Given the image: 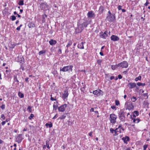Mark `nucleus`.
I'll return each instance as SVG.
<instances>
[{"label": "nucleus", "instance_id": "62", "mask_svg": "<svg viewBox=\"0 0 150 150\" xmlns=\"http://www.w3.org/2000/svg\"><path fill=\"white\" fill-rule=\"evenodd\" d=\"M121 10H122V12H125V11H126V10L125 9H122Z\"/></svg>", "mask_w": 150, "mask_h": 150}, {"label": "nucleus", "instance_id": "38", "mask_svg": "<svg viewBox=\"0 0 150 150\" xmlns=\"http://www.w3.org/2000/svg\"><path fill=\"white\" fill-rule=\"evenodd\" d=\"M137 99L136 97L134 96H133L132 98V101L133 102H134Z\"/></svg>", "mask_w": 150, "mask_h": 150}, {"label": "nucleus", "instance_id": "32", "mask_svg": "<svg viewBox=\"0 0 150 150\" xmlns=\"http://www.w3.org/2000/svg\"><path fill=\"white\" fill-rule=\"evenodd\" d=\"M72 42L71 40H69V42L68 44L66 46V47L67 48H68L71 45H72Z\"/></svg>", "mask_w": 150, "mask_h": 150}, {"label": "nucleus", "instance_id": "64", "mask_svg": "<svg viewBox=\"0 0 150 150\" xmlns=\"http://www.w3.org/2000/svg\"><path fill=\"white\" fill-rule=\"evenodd\" d=\"M57 117V114H56L53 117V119L56 118Z\"/></svg>", "mask_w": 150, "mask_h": 150}, {"label": "nucleus", "instance_id": "12", "mask_svg": "<svg viewBox=\"0 0 150 150\" xmlns=\"http://www.w3.org/2000/svg\"><path fill=\"white\" fill-rule=\"evenodd\" d=\"M87 15L88 17L91 18H94L95 16L94 13L92 11H89L87 14Z\"/></svg>", "mask_w": 150, "mask_h": 150}, {"label": "nucleus", "instance_id": "52", "mask_svg": "<svg viewBox=\"0 0 150 150\" xmlns=\"http://www.w3.org/2000/svg\"><path fill=\"white\" fill-rule=\"evenodd\" d=\"M117 129H116L115 130V131L114 132H115V134H114V136H116L117 135L116 130Z\"/></svg>", "mask_w": 150, "mask_h": 150}, {"label": "nucleus", "instance_id": "13", "mask_svg": "<svg viewBox=\"0 0 150 150\" xmlns=\"http://www.w3.org/2000/svg\"><path fill=\"white\" fill-rule=\"evenodd\" d=\"M110 38L112 40L114 41H118L119 40V38L118 36L114 35H112L110 37Z\"/></svg>", "mask_w": 150, "mask_h": 150}, {"label": "nucleus", "instance_id": "35", "mask_svg": "<svg viewBox=\"0 0 150 150\" xmlns=\"http://www.w3.org/2000/svg\"><path fill=\"white\" fill-rule=\"evenodd\" d=\"M137 84L138 86H144L145 85V83H141L140 82L137 83Z\"/></svg>", "mask_w": 150, "mask_h": 150}, {"label": "nucleus", "instance_id": "9", "mask_svg": "<svg viewBox=\"0 0 150 150\" xmlns=\"http://www.w3.org/2000/svg\"><path fill=\"white\" fill-rule=\"evenodd\" d=\"M22 134H19L16 137V141L18 143H21L23 140V138L22 137Z\"/></svg>", "mask_w": 150, "mask_h": 150}, {"label": "nucleus", "instance_id": "50", "mask_svg": "<svg viewBox=\"0 0 150 150\" xmlns=\"http://www.w3.org/2000/svg\"><path fill=\"white\" fill-rule=\"evenodd\" d=\"M101 62H102V61L100 60H98L97 61V62L98 64L100 65V64H101Z\"/></svg>", "mask_w": 150, "mask_h": 150}, {"label": "nucleus", "instance_id": "49", "mask_svg": "<svg viewBox=\"0 0 150 150\" xmlns=\"http://www.w3.org/2000/svg\"><path fill=\"white\" fill-rule=\"evenodd\" d=\"M110 132L111 133H113L114 132L115 130H114L113 129L111 128L110 129Z\"/></svg>", "mask_w": 150, "mask_h": 150}, {"label": "nucleus", "instance_id": "47", "mask_svg": "<svg viewBox=\"0 0 150 150\" xmlns=\"http://www.w3.org/2000/svg\"><path fill=\"white\" fill-rule=\"evenodd\" d=\"M5 105L4 104H3L1 107V108L2 109L4 110L5 108Z\"/></svg>", "mask_w": 150, "mask_h": 150}, {"label": "nucleus", "instance_id": "30", "mask_svg": "<svg viewBox=\"0 0 150 150\" xmlns=\"http://www.w3.org/2000/svg\"><path fill=\"white\" fill-rule=\"evenodd\" d=\"M45 125L47 127H49L50 128H51L52 127V123H51L50 124L47 123Z\"/></svg>", "mask_w": 150, "mask_h": 150}, {"label": "nucleus", "instance_id": "15", "mask_svg": "<svg viewBox=\"0 0 150 150\" xmlns=\"http://www.w3.org/2000/svg\"><path fill=\"white\" fill-rule=\"evenodd\" d=\"M127 108L129 110L134 108V107L131 103H129L127 105Z\"/></svg>", "mask_w": 150, "mask_h": 150}, {"label": "nucleus", "instance_id": "57", "mask_svg": "<svg viewBox=\"0 0 150 150\" xmlns=\"http://www.w3.org/2000/svg\"><path fill=\"white\" fill-rule=\"evenodd\" d=\"M144 96H147V98H148V96L147 95V93H145L144 94Z\"/></svg>", "mask_w": 150, "mask_h": 150}, {"label": "nucleus", "instance_id": "11", "mask_svg": "<svg viewBox=\"0 0 150 150\" xmlns=\"http://www.w3.org/2000/svg\"><path fill=\"white\" fill-rule=\"evenodd\" d=\"M102 92H103L100 89H98L93 91V93L94 94L98 96L100 95L101 93Z\"/></svg>", "mask_w": 150, "mask_h": 150}, {"label": "nucleus", "instance_id": "2", "mask_svg": "<svg viewBox=\"0 0 150 150\" xmlns=\"http://www.w3.org/2000/svg\"><path fill=\"white\" fill-rule=\"evenodd\" d=\"M73 66L72 65H69L67 66H65L63 67L62 68L60 69V71H62L63 72L67 71H69V72L70 71H72Z\"/></svg>", "mask_w": 150, "mask_h": 150}, {"label": "nucleus", "instance_id": "36", "mask_svg": "<svg viewBox=\"0 0 150 150\" xmlns=\"http://www.w3.org/2000/svg\"><path fill=\"white\" fill-rule=\"evenodd\" d=\"M141 78L142 77L141 76H139L138 77L135 78V80L136 81H137L139 80H140L141 79Z\"/></svg>", "mask_w": 150, "mask_h": 150}, {"label": "nucleus", "instance_id": "46", "mask_svg": "<svg viewBox=\"0 0 150 150\" xmlns=\"http://www.w3.org/2000/svg\"><path fill=\"white\" fill-rule=\"evenodd\" d=\"M1 117L2 118L1 120H4L5 119V117L4 114H2L1 115Z\"/></svg>", "mask_w": 150, "mask_h": 150}, {"label": "nucleus", "instance_id": "18", "mask_svg": "<svg viewBox=\"0 0 150 150\" xmlns=\"http://www.w3.org/2000/svg\"><path fill=\"white\" fill-rule=\"evenodd\" d=\"M68 96V91L67 90L64 91V93L62 96V98L64 99H66L67 98Z\"/></svg>", "mask_w": 150, "mask_h": 150}, {"label": "nucleus", "instance_id": "21", "mask_svg": "<svg viewBox=\"0 0 150 150\" xmlns=\"http://www.w3.org/2000/svg\"><path fill=\"white\" fill-rule=\"evenodd\" d=\"M49 43L51 45H53L56 44L57 41L55 40L51 39L49 41Z\"/></svg>", "mask_w": 150, "mask_h": 150}, {"label": "nucleus", "instance_id": "14", "mask_svg": "<svg viewBox=\"0 0 150 150\" xmlns=\"http://www.w3.org/2000/svg\"><path fill=\"white\" fill-rule=\"evenodd\" d=\"M17 61L18 62H19L21 63H22V62H24V59L23 58V56H22V55L19 56L17 57Z\"/></svg>", "mask_w": 150, "mask_h": 150}, {"label": "nucleus", "instance_id": "33", "mask_svg": "<svg viewBox=\"0 0 150 150\" xmlns=\"http://www.w3.org/2000/svg\"><path fill=\"white\" fill-rule=\"evenodd\" d=\"M81 25L83 26V28L84 27H86L88 24L86 22H84L82 24H81Z\"/></svg>", "mask_w": 150, "mask_h": 150}, {"label": "nucleus", "instance_id": "26", "mask_svg": "<svg viewBox=\"0 0 150 150\" xmlns=\"http://www.w3.org/2000/svg\"><path fill=\"white\" fill-rule=\"evenodd\" d=\"M118 67H119V66H118V64H116L115 65H112L111 66V69L112 70H115L116 68H117Z\"/></svg>", "mask_w": 150, "mask_h": 150}, {"label": "nucleus", "instance_id": "22", "mask_svg": "<svg viewBox=\"0 0 150 150\" xmlns=\"http://www.w3.org/2000/svg\"><path fill=\"white\" fill-rule=\"evenodd\" d=\"M132 115H130L131 118L132 120H133V122L135 123H138L140 121V119H134L132 117Z\"/></svg>", "mask_w": 150, "mask_h": 150}, {"label": "nucleus", "instance_id": "4", "mask_svg": "<svg viewBox=\"0 0 150 150\" xmlns=\"http://www.w3.org/2000/svg\"><path fill=\"white\" fill-rule=\"evenodd\" d=\"M77 25V27L75 29V32L76 33H81L84 29V28L81 24L78 23Z\"/></svg>", "mask_w": 150, "mask_h": 150}, {"label": "nucleus", "instance_id": "31", "mask_svg": "<svg viewBox=\"0 0 150 150\" xmlns=\"http://www.w3.org/2000/svg\"><path fill=\"white\" fill-rule=\"evenodd\" d=\"M104 8L103 7V6H100V8H99L100 12L101 13H102L103 12V11L104 10Z\"/></svg>", "mask_w": 150, "mask_h": 150}, {"label": "nucleus", "instance_id": "19", "mask_svg": "<svg viewBox=\"0 0 150 150\" xmlns=\"http://www.w3.org/2000/svg\"><path fill=\"white\" fill-rule=\"evenodd\" d=\"M85 43V42H81L79 43L78 45V48L80 49H83L84 48L83 46V43Z\"/></svg>", "mask_w": 150, "mask_h": 150}, {"label": "nucleus", "instance_id": "5", "mask_svg": "<svg viewBox=\"0 0 150 150\" xmlns=\"http://www.w3.org/2000/svg\"><path fill=\"white\" fill-rule=\"evenodd\" d=\"M20 77V76L18 74L14 76L13 83L16 86H17L19 84V81L18 79H19Z\"/></svg>", "mask_w": 150, "mask_h": 150}, {"label": "nucleus", "instance_id": "6", "mask_svg": "<svg viewBox=\"0 0 150 150\" xmlns=\"http://www.w3.org/2000/svg\"><path fill=\"white\" fill-rule=\"evenodd\" d=\"M119 67L123 68H127L128 66V64L126 61H123L118 64Z\"/></svg>", "mask_w": 150, "mask_h": 150}, {"label": "nucleus", "instance_id": "24", "mask_svg": "<svg viewBox=\"0 0 150 150\" xmlns=\"http://www.w3.org/2000/svg\"><path fill=\"white\" fill-rule=\"evenodd\" d=\"M67 114V113H66L65 114H64L61 115L60 117H59V118L58 119L60 120H62L65 119L66 117V115Z\"/></svg>", "mask_w": 150, "mask_h": 150}, {"label": "nucleus", "instance_id": "45", "mask_svg": "<svg viewBox=\"0 0 150 150\" xmlns=\"http://www.w3.org/2000/svg\"><path fill=\"white\" fill-rule=\"evenodd\" d=\"M57 106L54 105H53V109L56 110L57 109Z\"/></svg>", "mask_w": 150, "mask_h": 150}, {"label": "nucleus", "instance_id": "61", "mask_svg": "<svg viewBox=\"0 0 150 150\" xmlns=\"http://www.w3.org/2000/svg\"><path fill=\"white\" fill-rule=\"evenodd\" d=\"M114 78H115L114 76H111L110 77V80H112L113 79H114Z\"/></svg>", "mask_w": 150, "mask_h": 150}, {"label": "nucleus", "instance_id": "56", "mask_svg": "<svg viewBox=\"0 0 150 150\" xmlns=\"http://www.w3.org/2000/svg\"><path fill=\"white\" fill-rule=\"evenodd\" d=\"M111 108L112 109H114L116 107L114 105L113 106H111Z\"/></svg>", "mask_w": 150, "mask_h": 150}, {"label": "nucleus", "instance_id": "27", "mask_svg": "<svg viewBox=\"0 0 150 150\" xmlns=\"http://www.w3.org/2000/svg\"><path fill=\"white\" fill-rule=\"evenodd\" d=\"M46 52V50H43L41 51H40L39 52V55H41L42 54L44 53H45Z\"/></svg>", "mask_w": 150, "mask_h": 150}, {"label": "nucleus", "instance_id": "25", "mask_svg": "<svg viewBox=\"0 0 150 150\" xmlns=\"http://www.w3.org/2000/svg\"><path fill=\"white\" fill-rule=\"evenodd\" d=\"M25 66V64H23V63L21 64L20 69H21L22 71L24 70H25V68H24Z\"/></svg>", "mask_w": 150, "mask_h": 150}, {"label": "nucleus", "instance_id": "29", "mask_svg": "<svg viewBox=\"0 0 150 150\" xmlns=\"http://www.w3.org/2000/svg\"><path fill=\"white\" fill-rule=\"evenodd\" d=\"M18 95L21 98H23L24 97L23 94L20 92H19L18 93Z\"/></svg>", "mask_w": 150, "mask_h": 150}, {"label": "nucleus", "instance_id": "44", "mask_svg": "<svg viewBox=\"0 0 150 150\" xmlns=\"http://www.w3.org/2000/svg\"><path fill=\"white\" fill-rule=\"evenodd\" d=\"M27 110L30 112H32V111L31 110V107L30 106H28V107Z\"/></svg>", "mask_w": 150, "mask_h": 150}, {"label": "nucleus", "instance_id": "53", "mask_svg": "<svg viewBox=\"0 0 150 150\" xmlns=\"http://www.w3.org/2000/svg\"><path fill=\"white\" fill-rule=\"evenodd\" d=\"M118 78L119 79H122V75L120 74H119L118 75Z\"/></svg>", "mask_w": 150, "mask_h": 150}, {"label": "nucleus", "instance_id": "20", "mask_svg": "<svg viewBox=\"0 0 150 150\" xmlns=\"http://www.w3.org/2000/svg\"><path fill=\"white\" fill-rule=\"evenodd\" d=\"M108 36V35L105 34L102 31L100 33V36L102 38L105 39Z\"/></svg>", "mask_w": 150, "mask_h": 150}, {"label": "nucleus", "instance_id": "37", "mask_svg": "<svg viewBox=\"0 0 150 150\" xmlns=\"http://www.w3.org/2000/svg\"><path fill=\"white\" fill-rule=\"evenodd\" d=\"M11 19L12 21H13L15 20L16 19V17L14 16H11Z\"/></svg>", "mask_w": 150, "mask_h": 150}, {"label": "nucleus", "instance_id": "3", "mask_svg": "<svg viewBox=\"0 0 150 150\" xmlns=\"http://www.w3.org/2000/svg\"><path fill=\"white\" fill-rule=\"evenodd\" d=\"M110 120L111 123L114 124L116 122V119L117 118V115L114 114H112L110 115Z\"/></svg>", "mask_w": 150, "mask_h": 150}, {"label": "nucleus", "instance_id": "40", "mask_svg": "<svg viewBox=\"0 0 150 150\" xmlns=\"http://www.w3.org/2000/svg\"><path fill=\"white\" fill-rule=\"evenodd\" d=\"M133 113L135 114L136 116H137L139 115V112L137 111H134Z\"/></svg>", "mask_w": 150, "mask_h": 150}, {"label": "nucleus", "instance_id": "7", "mask_svg": "<svg viewBox=\"0 0 150 150\" xmlns=\"http://www.w3.org/2000/svg\"><path fill=\"white\" fill-rule=\"evenodd\" d=\"M115 16L114 15H108L107 17V19L108 21L110 22H113L115 20Z\"/></svg>", "mask_w": 150, "mask_h": 150}, {"label": "nucleus", "instance_id": "8", "mask_svg": "<svg viewBox=\"0 0 150 150\" xmlns=\"http://www.w3.org/2000/svg\"><path fill=\"white\" fill-rule=\"evenodd\" d=\"M48 5L45 2L42 3L40 4V8L42 10L47 9L48 8Z\"/></svg>", "mask_w": 150, "mask_h": 150}, {"label": "nucleus", "instance_id": "1", "mask_svg": "<svg viewBox=\"0 0 150 150\" xmlns=\"http://www.w3.org/2000/svg\"><path fill=\"white\" fill-rule=\"evenodd\" d=\"M124 109L120 110V112L118 113L119 118L121 121L123 122L125 121V112H124Z\"/></svg>", "mask_w": 150, "mask_h": 150}, {"label": "nucleus", "instance_id": "10", "mask_svg": "<svg viewBox=\"0 0 150 150\" xmlns=\"http://www.w3.org/2000/svg\"><path fill=\"white\" fill-rule=\"evenodd\" d=\"M66 107L67 105L64 104L58 107V110L60 112H63L65 110Z\"/></svg>", "mask_w": 150, "mask_h": 150}, {"label": "nucleus", "instance_id": "39", "mask_svg": "<svg viewBox=\"0 0 150 150\" xmlns=\"http://www.w3.org/2000/svg\"><path fill=\"white\" fill-rule=\"evenodd\" d=\"M34 117V115L33 114H30V116L28 117V119L30 120H31L32 118H33Z\"/></svg>", "mask_w": 150, "mask_h": 150}, {"label": "nucleus", "instance_id": "54", "mask_svg": "<svg viewBox=\"0 0 150 150\" xmlns=\"http://www.w3.org/2000/svg\"><path fill=\"white\" fill-rule=\"evenodd\" d=\"M6 123V121H3L1 123V124L2 125H4Z\"/></svg>", "mask_w": 150, "mask_h": 150}, {"label": "nucleus", "instance_id": "42", "mask_svg": "<svg viewBox=\"0 0 150 150\" xmlns=\"http://www.w3.org/2000/svg\"><path fill=\"white\" fill-rule=\"evenodd\" d=\"M115 103L116 105H118L120 104L119 101L118 100H116L115 101Z\"/></svg>", "mask_w": 150, "mask_h": 150}, {"label": "nucleus", "instance_id": "60", "mask_svg": "<svg viewBox=\"0 0 150 150\" xmlns=\"http://www.w3.org/2000/svg\"><path fill=\"white\" fill-rule=\"evenodd\" d=\"M149 4V3L146 1V2L145 4L144 5L145 6H147Z\"/></svg>", "mask_w": 150, "mask_h": 150}, {"label": "nucleus", "instance_id": "58", "mask_svg": "<svg viewBox=\"0 0 150 150\" xmlns=\"http://www.w3.org/2000/svg\"><path fill=\"white\" fill-rule=\"evenodd\" d=\"M29 78H26L25 79V81L27 82H28L29 81H28Z\"/></svg>", "mask_w": 150, "mask_h": 150}, {"label": "nucleus", "instance_id": "59", "mask_svg": "<svg viewBox=\"0 0 150 150\" xmlns=\"http://www.w3.org/2000/svg\"><path fill=\"white\" fill-rule=\"evenodd\" d=\"M94 108H92L91 110H90V112H94Z\"/></svg>", "mask_w": 150, "mask_h": 150}, {"label": "nucleus", "instance_id": "34", "mask_svg": "<svg viewBox=\"0 0 150 150\" xmlns=\"http://www.w3.org/2000/svg\"><path fill=\"white\" fill-rule=\"evenodd\" d=\"M18 4L19 5H23L24 4V2L23 0H20L18 3Z\"/></svg>", "mask_w": 150, "mask_h": 150}, {"label": "nucleus", "instance_id": "16", "mask_svg": "<svg viewBox=\"0 0 150 150\" xmlns=\"http://www.w3.org/2000/svg\"><path fill=\"white\" fill-rule=\"evenodd\" d=\"M127 86L130 88H132L136 86V84L134 83H129L128 84Z\"/></svg>", "mask_w": 150, "mask_h": 150}, {"label": "nucleus", "instance_id": "23", "mask_svg": "<svg viewBox=\"0 0 150 150\" xmlns=\"http://www.w3.org/2000/svg\"><path fill=\"white\" fill-rule=\"evenodd\" d=\"M28 26L29 28H31L34 27L35 26V24L32 23V22H30L28 24Z\"/></svg>", "mask_w": 150, "mask_h": 150}, {"label": "nucleus", "instance_id": "51", "mask_svg": "<svg viewBox=\"0 0 150 150\" xmlns=\"http://www.w3.org/2000/svg\"><path fill=\"white\" fill-rule=\"evenodd\" d=\"M122 7V6H121L120 5H119L118 6V9L119 10H121L122 8H121Z\"/></svg>", "mask_w": 150, "mask_h": 150}, {"label": "nucleus", "instance_id": "41", "mask_svg": "<svg viewBox=\"0 0 150 150\" xmlns=\"http://www.w3.org/2000/svg\"><path fill=\"white\" fill-rule=\"evenodd\" d=\"M148 146V144L144 145L143 146V150H146Z\"/></svg>", "mask_w": 150, "mask_h": 150}, {"label": "nucleus", "instance_id": "55", "mask_svg": "<svg viewBox=\"0 0 150 150\" xmlns=\"http://www.w3.org/2000/svg\"><path fill=\"white\" fill-rule=\"evenodd\" d=\"M88 135H89L91 137H92V132H90L89 133V134H88Z\"/></svg>", "mask_w": 150, "mask_h": 150}, {"label": "nucleus", "instance_id": "63", "mask_svg": "<svg viewBox=\"0 0 150 150\" xmlns=\"http://www.w3.org/2000/svg\"><path fill=\"white\" fill-rule=\"evenodd\" d=\"M100 55L102 56L104 55L103 53L102 52H100Z\"/></svg>", "mask_w": 150, "mask_h": 150}, {"label": "nucleus", "instance_id": "48", "mask_svg": "<svg viewBox=\"0 0 150 150\" xmlns=\"http://www.w3.org/2000/svg\"><path fill=\"white\" fill-rule=\"evenodd\" d=\"M51 98H50V99L51 100H52V101H53V100H56V99H55V98H53L52 97V95H51Z\"/></svg>", "mask_w": 150, "mask_h": 150}, {"label": "nucleus", "instance_id": "28", "mask_svg": "<svg viewBox=\"0 0 150 150\" xmlns=\"http://www.w3.org/2000/svg\"><path fill=\"white\" fill-rule=\"evenodd\" d=\"M49 141L48 140H46V145H45L46 146L48 149H50V147L49 146Z\"/></svg>", "mask_w": 150, "mask_h": 150}, {"label": "nucleus", "instance_id": "43", "mask_svg": "<svg viewBox=\"0 0 150 150\" xmlns=\"http://www.w3.org/2000/svg\"><path fill=\"white\" fill-rule=\"evenodd\" d=\"M22 26V24L20 25L18 27L16 28V30H19V31L20 30L21 27Z\"/></svg>", "mask_w": 150, "mask_h": 150}, {"label": "nucleus", "instance_id": "17", "mask_svg": "<svg viewBox=\"0 0 150 150\" xmlns=\"http://www.w3.org/2000/svg\"><path fill=\"white\" fill-rule=\"evenodd\" d=\"M122 140L123 141L124 143L127 144V142L129 141L130 139L129 137L125 136V137L122 138Z\"/></svg>", "mask_w": 150, "mask_h": 150}]
</instances>
